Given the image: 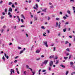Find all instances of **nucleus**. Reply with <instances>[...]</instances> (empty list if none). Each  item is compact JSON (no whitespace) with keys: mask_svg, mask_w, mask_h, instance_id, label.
Segmentation results:
<instances>
[{"mask_svg":"<svg viewBox=\"0 0 75 75\" xmlns=\"http://www.w3.org/2000/svg\"><path fill=\"white\" fill-rule=\"evenodd\" d=\"M4 31V30L3 29H2L1 30V33H3V31Z\"/></svg>","mask_w":75,"mask_h":75,"instance_id":"8fccbe9b","label":"nucleus"},{"mask_svg":"<svg viewBox=\"0 0 75 75\" xmlns=\"http://www.w3.org/2000/svg\"><path fill=\"white\" fill-rule=\"evenodd\" d=\"M12 2H9V3H8V4L9 5H11V4H12Z\"/></svg>","mask_w":75,"mask_h":75,"instance_id":"aec40b11","label":"nucleus"},{"mask_svg":"<svg viewBox=\"0 0 75 75\" xmlns=\"http://www.w3.org/2000/svg\"><path fill=\"white\" fill-rule=\"evenodd\" d=\"M50 58H54V55H53V56H50Z\"/></svg>","mask_w":75,"mask_h":75,"instance_id":"1a4fd4ad","label":"nucleus"},{"mask_svg":"<svg viewBox=\"0 0 75 75\" xmlns=\"http://www.w3.org/2000/svg\"><path fill=\"white\" fill-rule=\"evenodd\" d=\"M69 24V23L68 22H67L66 23H65V25H67V24Z\"/></svg>","mask_w":75,"mask_h":75,"instance_id":"cd10ccee","label":"nucleus"},{"mask_svg":"<svg viewBox=\"0 0 75 75\" xmlns=\"http://www.w3.org/2000/svg\"><path fill=\"white\" fill-rule=\"evenodd\" d=\"M56 20L59 21V20H60V19H59V18H56Z\"/></svg>","mask_w":75,"mask_h":75,"instance_id":"6ab92c4d","label":"nucleus"},{"mask_svg":"<svg viewBox=\"0 0 75 75\" xmlns=\"http://www.w3.org/2000/svg\"><path fill=\"white\" fill-rule=\"evenodd\" d=\"M53 65V61H51L49 63V65L50 67H52V65Z\"/></svg>","mask_w":75,"mask_h":75,"instance_id":"f03ea898","label":"nucleus"},{"mask_svg":"<svg viewBox=\"0 0 75 75\" xmlns=\"http://www.w3.org/2000/svg\"><path fill=\"white\" fill-rule=\"evenodd\" d=\"M12 7H13V8H15V6H14V5H12Z\"/></svg>","mask_w":75,"mask_h":75,"instance_id":"f704fd0d","label":"nucleus"},{"mask_svg":"<svg viewBox=\"0 0 75 75\" xmlns=\"http://www.w3.org/2000/svg\"><path fill=\"white\" fill-rule=\"evenodd\" d=\"M16 27H17V26H14V29H15V30H16Z\"/></svg>","mask_w":75,"mask_h":75,"instance_id":"bf43d9fd","label":"nucleus"},{"mask_svg":"<svg viewBox=\"0 0 75 75\" xmlns=\"http://www.w3.org/2000/svg\"><path fill=\"white\" fill-rule=\"evenodd\" d=\"M21 21L22 23H24V21H23V19H21Z\"/></svg>","mask_w":75,"mask_h":75,"instance_id":"ea45409f","label":"nucleus"},{"mask_svg":"<svg viewBox=\"0 0 75 75\" xmlns=\"http://www.w3.org/2000/svg\"><path fill=\"white\" fill-rule=\"evenodd\" d=\"M33 8H34V9H35V10H38V9L36 8V7H35V6L33 7Z\"/></svg>","mask_w":75,"mask_h":75,"instance_id":"393cba45","label":"nucleus"},{"mask_svg":"<svg viewBox=\"0 0 75 75\" xmlns=\"http://www.w3.org/2000/svg\"><path fill=\"white\" fill-rule=\"evenodd\" d=\"M3 1H1L0 2L1 4H2V3H3Z\"/></svg>","mask_w":75,"mask_h":75,"instance_id":"3c124183","label":"nucleus"},{"mask_svg":"<svg viewBox=\"0 0 75 75\" xmlns=\"http://www.w3.org/2000/svg\"><path fill=\"white\" fill-rule=\"evenodd\" d=\"M18 49H19V50H21V47H18Z\"/></svg>","mask_w":75,"mask_h":75,"instance_id":"c9c22d12","label":"nucleus"},{"mask_svg":"<svg viewBox=\"0 0 75 75\" xmlns=\"http://www.w3.org/2000/svg\"><path fill=\"white\" fill-rule=\"evenodd\" d=\"M45 71H46V70H43L42 71V72H45Z\"/></svg>","mask_w":75,"mask_h":75,"instance_id":"49530a36","label":"nucleus"},{"mask_svg":"<svg viewBox=\"0 0 75 75\" xmlns=\"http://www.w3.org/2000/svg\"><path fill=\"white\" fill-rule=\"evenodd\" d=\"M7 8H5V12H7Z\"/></svg>","mask_w":75,"mask_h":75,"instance_id":"e433bc0d","label":"nucleus"},{"mask_svg":"<svg viewBox=\"0 0 75 75\" xmlns=\"http://www.w3.org/2000/svg\"><path fill=\"white\" fill-rule=\"evenodd\" d=\"M40 58H38L37 59H36V60L37 61H39V60H40Z\"/></svg>","mask_w":75,"mask_h":75,"instance_id":"a19ab883","label":"nucleus"},{"mask_svg":"<svg viewBox=\"0 0 75 75\" xmlns=\"http://www.w3.org/2000/svg\"><path fill=\"white\" fill-rule=\"evenodd\" d=\"M69 47H70V46H71V43H69Z\"/></svg>","mask_w":75,"mask_h":75,"instance_id":"680f3d73","label":"nucleus"},{"mask_svg":"<svg viewBox=\"0 0 75 75\" xmlns=\"http://www.w3.org/2000/svg\"><path fill=\"white\" fill-rule=\"evenodd\" d=\"M51 67H49L48 70L49 71H51Z\"/></svg>","mask_w":75,"mask_h":75,"instance_id":"7c9ffc66","label":"nucleus"},{"mask_svg":"<svg viewBox=\"0 0 75 75\" xmlns=\"http://www.w3.org/2000/svg\"><path fill=\"white\" fill-rule=\"evenodd\" d=\"M73 41H75V37L74 38V40H73Z\"/></svg>","mask_w":75,"mask_h":75,"instance_id":"774afa93","label":"nucleus"},{"mask_svg":"<svg viewBox=\"0 0 75 75\" xmlns=\"http://www.w3.org/2000/svg\"><path fill=\"white\" fill-rule=\"evenodd\" d=\"M45 34H46V33H44L43 34V36H44V37H46L47 36V35H45Z\"/></svg>","mask_w":75,"mask_h":75,"instance_id":"4468645a","label":"nucleus"},{"mask_svg":"<svg viewBox=\"0 0 75 75\" xmlns=\"http://www.w3.org/2000/svg\"><path fill=\"white\" fill-rule=\"evenodd\" d=\"M26 68H28V69L30 68V67H29V66H28V65H26Z\"/></svg>","mask_w":75,"mask_h":75,"instance_id":"4be33fe9","label":"nucleus"},{"mask_svg":"<svg viewBox=\"0 0 75 75\" xmlns=\"http://www.w3.org/2000/svg\"><path fill=\"white\" fill-rule=\"evenodd\" d=\"M40 50H41V49L40 50L38 49L36 50L35 52L37 54H38V53H40Z\"/></svg>","mask_w":75,"mask_h":75,"instance_id":"20e7f679","label":"nucleus"},{"mask_svg":"<svg viewBox=\"0 0 75 75\" xmlns=\"http://www.w3.org/2000/svg\"><path fill=\"white\" fill-rule=\"evenodd\" d=\"M68 74V71H67L66 72V75H67V74Z\"/></svg>","mask_w":75,"mask_h":75,"instance_id":"58836bf2","label":"nucleus"},{"mask_svg":"<svg viewBox=\"0 0 75 75\" xmlns=\"http://www.w3.org/2000/svg\"><path fill=\"white\" fill-rule=\"evenodd\" d=\"M4 55H5V57H6L7 56V54H6V53H4Z\"/></svg>","mask_w":75,"mask_h":75,"instance_id":"4d7b16f0","label":"nucleus"},{"mask_svg":"<svg viewBox=\"0 0 75 75\" xmlns=\"http://www.w3.org/2000/svg\"><path fill=\"white\" fill-rule=\"evenodd\" d=\"M47 32L48 33H50V30H47Z\"/></svg>","mask_w":75,"mask_h":75,"instance_id":"79ce46f5","label":"nucleus"},{"mask_svg":"<svg viewBox=\"0 0 75 75\" xmlns=\"http://www.w3.org/2000/svg\"><path fill=\"white\" fill-rule=\"evenodd\" d=\"M54 59H58V57H57V56H55V58Z\"/></svg>","mask_w":75,"mask_h":75,"instance_id":"5701e85b","label":"nucleus"},{"mask_svg":"<svg viewBox=\"0 0 75 75\" xmlns=\"http://www.w3.org/2000/svg\"><path fill=\"white\" fill-rule=\"evenodd\" d=\"M2 59L4 60V61H5V58L4 56L3 57Z\"/></svg>","mask_w":75,"mask_h":75,"instance_id":"a211bd4d","label":"nucleus"},{"mask_svg":"<svg viewBox=\"0 0 75 75\" xmlns=\"http://www.w3.org/2000/svg\"><path fill=\"white\" fill-rule=\"evenodd\" d=\"M56 27H57V26L58 25V22H56Z\"/></svg>","mask_w":75,"mask_h":75,"instance_id":"f3484780","label":"nucleus"},{"mask_svg":"<svg viewBox=\"0 0 75 75\" xmlns=\"http://www.w3.org/2000/svg\"><path fill=\"white\" fill-rule=\"evenodd\" d=\"M67 12L69 14H71V12L69 10L67 11Z\"/></svg>","mask_w":75,"mask_h":75,"instance_id":"2eb2a0df","label":"nucleus"},{"mask_svg":"<svg viewBox=\"0 0 75 75\" xmlns=\"http://www.w3.org/2000/svg\"><path fill=\"white\" fill-rule=\"evenodd\" d=\"M23 52H24V50H22V51L20 52V54H21V53H23Z\"/></svg>","mask_w":75,"mask_h":75,"instance_id":"a878e982","label":"nucleus"},{"mask_svg":"<svg viewBox=\"0 0 75 75\" xmlns=\"http://www.w3.org/2000/svg\"><path fill=\"white\" fill-rule=\"evenodd\" d=\"M44 45H45L46 47H48V46L47 45V41H43Z\"/></svg>","mask_w":75,"mask_h":75,"instance_id":"f257e3e1","label":"nucleus"},{"mask_svg":"<svg viewBox=\"0 0 75 75\" xmlns=\"http://www.w3.org/2000/svg\"><path fill=\"white\" fill-rule=\"evenodd\" d=\"M4 16H1V20H3V18H4Z\"/></svg>","mask_w":75,"mask_h":75,"instance_id":"c756f323","label":"nucleus"},{"mask_svg":"<svg viewBox=\"0 0 75 75\" xmlns=\"http://www.w3.org/2000/svg\"><path fill=\"white\" fill-rule=\"evenodd\" d=\"M70 1H71V2L73 1V2H74L75 1V0H71Z\"/></svg>","mask_w":75,"mask_h":75,"instance_id":"de8ad7c7","label":"nucleus"},{"mask_svg":"<svg viewBox=\"0 0 75 75\" xmlns=\"http://www.w3.org/2000/svg\"><path fill=\"white\" fill-rule=\"evenodd\" d=\"M66 30H67V28H65L64 29H63V31L64 32V33H65L66 31Z\"/></svg>","mask_w":75,"mask_h":75,"instance_id":"9d476101","label":"nucleus"},{"mask_svg":"<svg viewBox=\"0 0 75 75\" xmlns=\"http://www.w3.org/2000/svg\"><path fill=\"white\" fill-rule=\"evenodd\" d=\"M59 64V60H57L56 61V62L55 63L56 65H57V64Z\"/></svg>","mask_w":75,"mask_h":75,"instance_id":"423d86ee","label":"nucleus"},{"mask_svg":"<svg viewBox=\"0 0 75 75\" xmlns=\"http://www.w3.org/2000/svg\"><path fill=\"white\" fill-rule=\"evenodd\" d=\"M54 51H55V47H54Z\"/></svg>","mask_w":75,"mask_h":75,"instance_id":"0e129e2a","label":"nucleus"},{"mask_svg":"<svg viewBox=\"0 0 75 75\" xmlns=\"http://www.w3.org/2000/svg\"><path fill=\"white\" fill-rule=\"evenodd\" d=\"M60 35H61V33H59L58 34V36H60Z\"/></svg>","mask_w":75,"mask_h":75,"instance_id":"c03bdc74","label":"nucleus"},{"mask_svg":"<svg viewBox=\"0 0 75 75\" xmlns=\"http://www.w3.org/2000/svg\"><path fill=\"white\" fill-rule=\"evenodd\" d=\"M60 14H61V15H62V12H60Z\"/></svg>","mask_w":75,"mask_h":75,"instance_id":"6e6d98bb","label":"nucleus"},{"mask_svg":"<svg viewBox=\"0 0 75 75\" xmlns=\"http://www.w3.org/2000/svg\"><path fill=\"white\" fill-rule=\"evenodd\" d=\"M9 12H12V8H10L8 10Z\"/></svg>","mask_w":75,"mask_h":75,"instance_id":"39448f33","label":"nucleus"},{"mask_svg":"<svg viewBox=\"0 0 75 75\" xmlns=\"http://www.w3.org/2000/svg\"><path fill=\"white\" fill-rule=\"evenodd\" d=\"M69 53H66V55H67V56H68V55H69Z\"/></svg>","mask_w":75,"mask_h":75,"instance_id":"09e8293b","label":"nucleus"},{"mask_svg":"<svg viewBox=\"0 0 75 75\" xmlns=\"http://www.w3.org/2000/svg\"><path fill=\"white\" fill-rule=\"evenodd\" d=\"M37 2H40V0H35Z\"/></svg>","mask_w":75,"mask_h":75,"instance_id":"13d9d810","label":"nucleus"},{"mask_svg":"<svg viewBox=\"0 0 75 75\" xmlns=\"http://www.w3.org/2000/svg\"><path fill=\"white\" fill-rule=\"evenodd\" d=\"M66 51L69 52V48H67L66 50Z\"/></svg>","mask_w":75,"mask_h":75,"instance_id":"b1692460","label":"nucleus"},{"mask_svg":"<svg viewBox=\"0 0 75 75\" xmlns=\"http://www.w3.org/2000/svg\"><path fill=\"white\" fill-rule=\"evenodd\" d=\"M32 73H33V75H34V74H35V73L34 72H33V71H32Z\"/></svg>","mask_w":75,"mask_h":75,"instance_id":"69168bd1","label":"nucleus"},{"mask_svg":"<svg viewBox=\"0 0 75 75\" xmlns=\"http://www.w3.org/2000/svg\"><path fill=\"white\" fill-rule=\"evenodd\" d=\"M70 64L71 65H74V63H73V62H70Z\"/></svg>","mask_w":75,"mask_h":75,"instance_id":"9b49d317","label":"nucleus"},{"mask_svg":"<svg viewBox=\"0 0 75 75\" xmlns=\"http://www.w3.org/2000/svg\"><path fill=\"white\" fill-rule=\"evenodd\" d=\"M71 55H69V59H71Z\"/></svg>","mask_w":75,"mask_h":75,"instance_id":"4c0bfd02","label":"nucleus"},{"mask_svg":"<svg viewBox=\"0 0 75 75\" xmlns=\"http://www.w3.org/2000/svg\"><path fill=\"white\" fill-rule=\"evenodd\" d=\"M63 18L64 19V20H65L66 19H67V17H66L65 16H64L63 17Z\"/></svg>","mask_w":75,"mask_h":75,"instance_id":"473e14b6","label":"nucleus"},{"mask_svg":"<svg viewBox=\"0 0 75 75\" xmlns=\"http://www.w3.org/2000/svg\"><path fill=\"white\" fill-rule=\"evenodd\" d=\"M30 69V71H31V72L33 71V69L31 68H29Z\"/></svg>","mask_w":75,"mask_h":75,"instance_id":"5fc2aeb1","label":"nucleus"},{"mask_svg":"<svg viewBox=\"0 0 75 75\" xmlns=\"http://www.w3.org/2000/svg\"><path fill=\"white\" fill-rule=\"evenodd\" d=\"M64 59L66 60L67 59H68V57H64Z\"/></svg>","mask_w":75,"mask_h":75,"instance_id":"412c9836","label":"nucleus"},{"mask_svg":"<svg viewBox=\"0 0 75 75\" xmlns=\"http://www.w3.org/2000/svg\"><path fill=\"white\" fill-rule=\"evenodd\" d=\"M35 6L36 7V8H38V4H36L35 5Z\"/></svg>","mask_w":75,"mask_h":75,"instance_id":"2f4dec72","label":"nucleus"},{"mask_svg":"<svg viewBox=\"0 0 75 75\" xmlns=\"http://www.w3.org/2000/svg\"><path fill=\"white\" fill-rule=\"evenodd\" d=\"M48 18L47 19V20H48V21H49V20H50V17L49 16H48Z\"/></svg>","mask_w":75,"mask_h":75,"instance_id":"72a5a7b5","label":"nucleus"},{"mask_svg":"<svg viewBox=\"0 0 75 75\" xmlns=\"http://www.w3.org/2000/svg\"><path fill=\"white\" fill-rule=\"evenodd\" d=\"M60 26H61V22H59V25H58L59 28H61V27H60Z\"/></svg>","mask_w":75,"mask_h":75,"instance_id":"6e6552de","label":"nucleus"},{"mask_svg":"<svg viewBox=\"0 0 75 75\" xmlns=\"http://www.w3.org/2000/svg\"><path fill=\"white\" fill-rule=\"evenodd\" d=\"M11 74L10 75H11V74H12V71H13V70H14V69H11Z\"/></svg>","mask_w":75,"mask_h":75,"instance_id":"f8f14e48","label":"nucleus"},{"mask_svg":"<svg viewBox=\"0 0 75 75\" xmlns=\"http://www.w3.org/2000/svg\"><path fill=\"white\" fill-rule=\"evenodd\" d=\"M60 66L62 67H63V68H65V66L63 65L62 64H61Z\"/></svg>","mask_w":75,"mask_h":75,"instance_id":"ddd939ff","label":"nucleus"},{"mask_svg":"<svg viewBox=\"0 0 75 75\" xmlns=\"http://www.w3.org/2000/svg\"><path fill=\"white\" fill-rule=\"evenodd\" d=\"M42 11L45 12H46L47 11V8H45L44 10H43Z\"/></svg>","mask_w":75,"mask_h":75,"instance_id":"0eeeda50","label":"nucleus"},{"mask_svg":"<svg viewBox=\"0 0 75 75\" xmlns=\"http://www.w3.org/2000/svg\"><path fill=\"white\" fill-rule=\"evenodd\" d=\"M2 14L3 16H4V15H5V13L4 12L2 13Z\"/></svg>","mask_w":75,"mask_h":75,"instance_id":"603ef678","label":"nucleus"},{"mask_svg":"<svg viewBox=\"0 0 75 75\" xmlns=\"http://www.w3.org/2000/svg\"><path fill=\"white\" fill-rule=\"evenodd\" d=\"M17 58H18V56H16L15 57V59H17Z\"/></svg>","mask_w":75,"mask_h":75,"instance_id":"052dcab7","label":"nucleus"},{"mask_svg":"<svg viewBox=\"0 0 75 75\" xmlns=\"http://www.w3.org/2000/svg\"><path fill=\"white\" fill-rule=\"evenodd\" d=\"M41 28H42V29H44V30H45V28H44V26H42L41 27Z\"/></svg>","mask_w":75,"mask_h":75,"instance_id":"dca6fc26","label":"nucleus"},{"mask_svg":"<svg viewBox=\"0 0 75 75\" xmlns=\"http://www.w3.org/2000/svg\"><path fill=\"white\" fill-rule=\"evenodd\" d=\"M73 10H75V7L73 6Z\"/></svg>","mask_w":75,"mask_h":75,"instance_id":"a18cd8bd","label":"nucleus"},{"mask_svg":"<svg viewBox=\"0 0 75 75\" xmlns=\"http://www.w3.org/2000/svg\"><path fill=\"white\" fill-rule=\"evenodd\" d=\"M68 43H69V42H68V41H66L65 43V44H67Z\"/></svg>","mask_w":75,"mask_h":75,"instance_id":"bb28decb","label":"nucleus"},{"mask_svg":"<svg viewBox=\"0 0 75 75\" xmlns=\"http://www.w3.org/2000/svg\"><path fill=\"white\" fill-rule=\"evenodd\" d=\"M6 57V58L7 59H8V56H7Z\"/></svg>","mask_w":75,"mask_h":75,"instance_id":"e2e57ef3","label":"nucleus"},{"mask_svg":"<svg viewBox=\"0 0 75 75\" xmlns=\"http://www.w3.org/2000/svg\"><path fill=\"white\" fill-rule=\"evenodd\" d=\"M17 62V60H15L14 61V63H16V62Z\"/></svg>","mask_w":75,"mask_h":75,"instance_id":"338daca9","label":"nucleus"},{"mask_svg":"<svg viewBox=\"0 0 75 75\" xmlns=\"http://www.w3.org/2000/svg\"><path fill=\"white\" fill-rule=\"evenodd\" d=\"M34 18L35 19V20H36V21L37 20V18L36 17H34Z\"/></svg>","mask_w":75,"mask_h":75,"instance_id":"c85d7f7f","label":"nucleus"},{"mask_svg":"<svg viewBox=\"0 0 75 75\" xmlns=\"http://www.w3.org/2000/svg\"><path fill=\"white\" fill-rule=\"evenodd\" d=\"M8 15H10V14H11V13L10 12H8Z\"/></svg>","mask_w":75,"mask_h":75,"instance_id":"864d4df0","label":"nucleus"},{"mask_svg":"<svg viewBox=\"0 0 75 75\" xmlns=\"http://www.w3.org/2000/svg\"><path fill=\"white\" fill-rule=\"evenodd\" d=\"M9 17H10V18H11L12 17V15H11V14L10 15H9Z\"/></svg>","mask_w":75,"mask_h":75,"instance_id":"37998d69","label":"nucleus"},{"mask_svg":"<svg viewBox=\"0 0 75 75\" xmlns=\"http://www.w3.org/2000/svg\"><path fill=\"white\" fill-rule=\"evenodd\" d=\"M48 60H45L43 62V64H45V65H47V63H48Z\"/></svg>","mask_w":75,"mask_h":75,"instance_id":"7ed1b4c3","label":"nucleus"}]
</instances>
